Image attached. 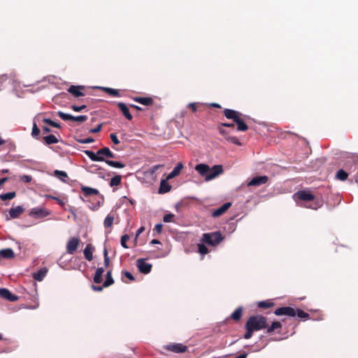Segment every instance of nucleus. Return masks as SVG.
I'll return each instance as SVG.
<instances>
[{
    "label": "nucleus",
    "mask_w": 358,
    "mask_h": 358,
    "mask_svg": "<svg viewBox=\"0 0 358 358\" xmlns=\"http://www.w3.org/2000/svg\"><path fill=\"white\" fill-rule=\"evenodd\" d=\"M171 189V186L166 180H162L160 182L159 193L164 194L169 192Z\"/></svg>",
    "instance_id": "obj_26"
},
{
    "label": "nucleus",
    "mask_w": 358,
    "mask_h": 358,
    "mask_svg": "<svg viewBox=\"0 0 358 358\" xmlns=\"http://www.w3.org/2000/svg\"><path fill=\"white\" fill-rule=\"evenodd\" d=\"M43 121L45 123H46V124H48V125H50V126H51V124H52V120L48 119V118H44V119L43 120Z\"/></svg>",
    "instance_id": "obj_63"
},
{
    "label": "nucleus",
    "mask_w": 358,
    "mask_h": 358,
    "mask_svg": "<svg viewBox=\"0 0 358 358\" xmlns=\"http://www.w3.org/2000/svg\"><path fill=\"white\" fill-rule=\"evenodd\" d=\"M57 114L61 119H62L64 121L71 120L82 123L87 120V115L73 116L71 114H67L62 111H58Z\"/></svg>",
    "instance_id": "obj_6"
},
{
    "label": "nucleus",
    "mask_w": 358,
    "mask_h": 358,
    "mask_svg": "<svg viewBox=\"0 0 358 358\" xmlns=\"http://www.w3.org/2000/svg\"><path fill=\"white\" fill-rule=\"evenodd\" d=\"M245 329H246V332L245 333L243 337L245 339H249L252 336L253 333L255 331L249 326H245Z\"/></svg>",
    "instance_id": "obj_44"
},
{
    "label": "nucleus",
    "mask_w": 358,
    "mask_h": 358,
    "mask_svg": "<svg viewBox=\"0 0 358 358\" xmlns=\"http://www.w3.org/2000/svg\"><path fill=\"white\" fill-rule=\"evenodd\" d=\"M43 121L45 123H46V124H48V125H50V126H51V124H52V120L48 119V118H44V119L43 120Z\"/></svg>",
    "instance_id": "obj_62"
},
{
    "label": "nucleus",
    "mask_w": 358,
    "mask_h": 358,
    "mask_svg": "<svg viewBox=\"0 0 358 358\" xmlns=\"http://www.w3.org/2000/svg\"><path fill=\"white\" fill-rule=\"evenodd\" d=\"M114 221V217L110 215H108L104 220L103 224L106 228L112 227Z\"/></svg>",
    "instance_id": "obj_39"
},
{
    "label": "nucleus",
    "mask_w": 358,
    "mask_h": 358,
    "mask_svg": "<svg viewBox=\"0 0 358 358\" xmlns=\"http://www.w3.org/2000/svg\"><path fill=\"white\" fill-rule=\"evenodd\" d=\"M296 310L295 308L289 307V306H285V307H280L277 308L274 313L276 315H287L290 317H294L296 315Z\"/></svg>",
    "instance_id": "obj_12"
},
{
    "label": "nucleus",
    "mask_w": 358,
    "mask_h": 358,
    "mask_svg": "<svg viewBox=\"0 0 358 358\" xmlns=\"http://www.w3.org/2000/svg\"><path fill=\"white\" fill-rule=\"evenodd\" d=\"M20 180L26 183H29L32 180V177L28 175H23L20 177Z\"/></svg>",
    "instance_id": "obj_48"
},
{
    "label": "nucleus",
    "mask_w": 358,
    "mask_h": 358,
    "mask_svg": "<svg viewBox=\"0 0 358 358\" xmlns=\"http://www.w3.org/2000/svg\"><path fill=\"white\" fill-rule=\"evenodd\" d=\"M101 89L103 91L112 96H120V92L117 90L110 87H102Z\"/></svg>",
    "instance_id": "obj_35"
},
{
    "label": "nucleus",
    "mask_w": 358,
    "mask_h": 358,
    "mask_svg": "<svg viewBox=\"0 0 358 358\" xmlns=\"http://www.w3.org/2000/svg\"><path fill=\"white\" fill-rule=\"evenodd\" d=\"M296 310V315H297L299 317L301 318V319H308L309 318V314H308L307 313L304 312L303 310H301L299 308H296L295 309Z\"/></svg>",
    "instance_id": "obj_40"
},
{
    "label": "nucleus",
    "mask_w": 358,
    "mask_h": 358,
    "mask_svg": "<svg viewBox=\"0 0 358 358\" xmlns=\"http://www.w3.org/2000/svg\"><path fill=\"white\" fill-rule=\"evenodd\" d=\"M218 126H220L222 127H229V128H231V129H234V123H224V122H222V123H220Z\"/></svg>",
    "instance_id": "obj_53"
},
{
    "label": "nucleus",
    "mask_w": 358,
    "mask_h": 358,
    "mask_svg": "<svg viewBox=\"0 0 358 358\" xmlns=\"http://www.w3.org/2000/svg\"><path fill=\"white\" fill-rule=\"evenodd\" d=\"M348 173L343 169H340L337 173L336 178L340 180L344 181L348 178Z\"/></svg>",
    "instance_id": "obj_38"
},
{
    "label": "nucleus",
    "mask_w": 358,
    "mask_h": 358,
    "mask_svg": "<svg viewBox=\"0 0 358 358\" xmlns=\"http://www.w3.org/2000/svg\"><path fill=\"white\" fill-rule=\"evenodd\" d=\"M47 273V270L45 268H41L37 272L33 273V278L34 280L37 281H41L43 280L44 277Z\"/></svg>",
    "instance_id": "obj_29"
},
{
    "label": "nucleus",
    "mask_w": 358,
    "mask_h": 358,
    "mask_svg": "<svg viewBox=\"0 0 358 358\" xmlns=\"http://www.w3.org/2000/svg\"><path fill=\"white\" fill-rule=\"evenodd\" d=\"M43 140L46 145L55 144V143H57L59 142V140L57 139V138L55 135H52V134L45 136L43 138Z\"/></svg>",
    "instance_id": "obj_34"
},
{
    "label": "nucleus",
    "mask_w": 358,
    "mask_h": 358,
    "mask_svg": "<svg viewBox=\"0 0 358 358\" xmlns=\"http://www.w3.org/2000/svg\"><path fill=\"white\" fill-rule=\"evenodd\" d=\"M136 266L138 268V271L144 274H148L151 271L152 269V264L145 262V259H138L136 261Z\"/></svg>",
    "instance_id": "obj_13"
},
{
    "label": "nucleus",
    "mask_w": 358,
    "mask_h": 358,
    "mask_svg": "<svg viewBox=\"0 0 358 358\" xmlns=\"http://www.w3.org/2000/svg\"><path fill=\"white\" fill-rule=\"evenodd\" d=\"M188 107L191 108L193 112H196L197 110V106L195 103H189Z\"/></svg>",
    "instance_id": "obj_57"
},
{
    "label": "nucleus",
    "mask_w": 358,
    "mask_h": 358,
    "mask_svg": "<svg viewBox=\"0 0 358 358\" xmlns=\"http://www.w3.org/2000/svg\"><path fill=\"white\" fill-rule=\"evenodd\" d=\"M182 169L183 164L181 162L178 163L176 166L174 167L173 170L168 175L166 179L170 180L178 176Z\"/></svg>",
    "instance_id": "obj_24"
},
{
    "label": "nucleus",
    "mask_w": 358,
    "mask_h": 358,
    "mask_svg": "<svg viewBox=\"0 0 358 358\" xmlns=\"http://www.w3.org/2000/svg\"><path fill=\"white\" fill-rule=\"evenodd\" d=\"M8 180V178L5 177L0 179V187H1Z\"/></svg>",
    "instance_id": "obj_59"
},
{
    "label": "nucleus",
    "mask_w": 358,
    "mask_h": 358,
    "mask_svg": "<svg viewBox=\"0 0 358 358\" xmlns=\"http://www.w3.org/2000/svg\"><path fill=\"white\" fill-rule=\"evenodd\" d=\"M231 206V202L224 203L222 206H221L217 209L215 210L212 213V216L213 217H217L222 215Z\"/></svg>",
    "instance_id": "obj_16"
},
{
    "label": "nucleus",
    "mask_w": 358,
    "mask_h": 358,
    "mask_svg": "<svg viewBox=\"0 0 358 358\" xmlns=\"http://www.w3.org/2000/svg\"><path fill=\"white\" fill-rule=\"evenodd\" d=\"M198 252L202 255H204L208 252V248L203 245V244H198Z\"/></svg>",
    "instance_id": "obj_42"
},
{
    "label": "nucleus",
    "mask_w": 358,
    "mask_h": 358,
    "mask_svg": "<svg viewBox=\"0 0 358 358\" xmlns=\"http://www.w3.org/2000/svg\"><path fill=\"white\" fill-rule=\"evenodd\" d=\"M51 127H55V128H60L61 127L59 123H57V122H55L53 120L52 122Z\"/></svg>",
    "instance_id": "obj_61"
},
{
    "label": "nucleus",
    "mask_w": 358,
    "mask_h": 358,
    "mask_svg": "<svg viewBox=\"0 0 358 358\" xmlns=\"http://www.w3.org/2000/svg\"><path fill=\"white\" fill-rule=\"evenodd\" d=\"M24 211V209L20 206H17L16 207H13L9 210V214L12 219H15L20 217Z\"/></svg>",
    "instance_id": "obj_20"
},
{
    "label": "nucleus",
    "mask_w": 358,
    "mask_h": 358,
    "mask_svg": "<svg viewBox=\"0 0 358 358\" xmlns=\"http://www.w3.org/2000/svg\"><path fill=\"white\" fill-rule=\"evenodd\" d=\"M163 225L162 224H157L155 227V230L158 234H160L162 231Z\"/></svg>",
    "instance_id": "obj_55"
},
{
    "label": "nucleus",
    "mask_w": 358,
    "mask_h": 358,
    "mask_svg": "<svg viewBox=\"0 0 358 358\" xmlns=\"http://www.w3.org/2000/svg\"><path fill=\"white\" fill-rule=\"evenodd\" d=\"M84 89L83 86L80 85H71L68 90V92L73 94L75 97H79L84 96V94L82 92V90Z\"/></svg>",
    "instance_id": "obj_19"
},
{
    "label": "nucleus",
    "mask_w": 358,
    "mask_h": 358,
    "mask_svg": "<svg viewBox=\"0 0 358 358\" xmlns=\"http://www.w3.org/2000/svg\"><path fill=\"white\" fill-rule=\"evenodd\" d=\"M80 242V239L77 237L71 238L66 243V252L70 255L73 254L78 249Z\"/></svg>",
    "instance_id": "obj_9"
},
{
    "label": "nucleus",
    "mask_w": 358,
    "mask_h": 358,
    "mask_svg": "<svg viewBox=\"0 0 358 358\" xmlns=\"http://www.w3.org/2000/svg\"><path fill=\"white\" fill-rule=\"evenodd\" d=\"M245 326H249L254 331L264 329L268 326L267 319L260 315L250 316L247 320Z\"/></svg>",
    "instance_id": "obj_3"
},
{
    "label": "nucleus",
    "mask_w": 358,
    "mask_h": 358,
    "mask_svg": "<svg viewBox=\"0 0 358 358\" xmlns=\"http://www.w3.org/2000/svg\"><path fill=\"white\" fill-rule=\"evenodd\" d=\"M104 287L102 286H97V285H92V289L95 292H101L103 290V288Z\"/></svg>",
    "instance_id": "obj_56"
},
{
    "label": "nucleus",
    "mask_w": 358,
    "mask_h": 358,
    "mask_svg": "<svg viewBox=\"0 0 358 358\" xmlns=\"http://www.w3.org/2000/svg\"><path fill=\"white\" fill-rule=\"evenodd\" d=\"M16 196V194L15 192H10L6 194H1L0 195V199L2 201H6V200H11L14 199Z\"/></svg>",
    "instance_id": "obj_37"
},
{
    "label": "nucleus",
    "mask_w": 358,
    "mask_h": 358,
    "mask_svg": "<svg viewBox=\"0 0 358 358\" xmlns=\"http://www.w3.org/2000/svg\"><path fill=\"white\" fill-rule=\"evenodd\" d=\"M217 130L219 133L222 136H223L227 141L235 145H241V143L239 142L238 139L236 136H230L229 131H228L227 130H226L225 129L220 126H217Z\"/></svg>",
    "instance_id": "obj_11"
},
{
    "label": "nucleus",
    "mask_w": 358,
    "mask_h": 358,
    "mask_svg": "<svg viewBox=\"0 0 358 358\" xmlns=\"http://www.w3.org/2000/svg\"><path fill=\"white\" fill-rule=\"evenodd\" d=\"M224 237L220 231L205 233L202 236L201 241L208 245L215 246L222 241Z\"/></svg>",
    "instance_id": "obj_5"
},
{
    "label": "nucleus",
    "mask_w": 358,
    "mask_h": 358,
    "mask_svg": "<svg viewBox=\"0 0 358 358\" xmlns=\"http://www.w3.org/2000/svg\"><path fill=\"white\" fill-rule=\"evenodd\" d=\"M294 198L303 201H313V203L309 206H306V208H309L313 210H317L322 206L321 202L314 201L315 196L306 190L298 191L294 195Z\"/></svg>",
    "instance_id": "obj_4"
},
{
    "label": "nucleus",
    "mask_w": 358,
    "mask_h": 358,
    "mask_svg": "<svg viewBox=\"0 0 358 358\" xmlns=\"http://www.w3.org/2000/svg\"><path fill=\"white\" fill-rule=\"evenodd\" d=\"M94 141V140L92 138H86L78 140V142H80V143H90Z\"/></svg>",
    "instance_id": "obj_52"
},
{
    "label": "nucleus",
    "mask_w": 358,
    "mask_h": 358,
    "mask_svg": "<svg viewBox=\"0 0 358 358\" xmlns=\"http://www.w3.org/2000/svg\"><path fill=\"white\" fill-rule=\"evenodd\" d=\"M133 99L136 102L147 106H152L154 103V100L151 97L135 96Z\"/></svg>",
    "instance_id": "obj_21"
},
{
    "label": "nucleus",
    "mask_w": 358,
    "mask_h": 358,
    "mask_svg": "<svg viewBox=\"0 0 358 358\" xmlns=\"http://www.w3.org/2000/svg\"><path fill=\"white\" fill-rule=\"evenodd\" d=\"M104 266L108 267L110 263V259L108 255V250L105 248L103 250Z\"/></svg>",
    "instance_id": "obj_47"
},
{
    "label": "nucleus",
    "mask_w": 358,
    "mask_h": 358,
    "mask_svg": "<svg viewBox=\"0 0 358 358\" xmlns=\"http://www.w3.org/2000/svg\"><path fill=\"white\" fill-rule=\"evenodd\" d=\"M209 106L210 107H212V108H221V106L219 103H210Z\"/></svg>",
    "instance_id": "obj_60"
},
{
    "label": "nucleus",
    "mask_w": 358,
    "mask_h": 358,
    "mask_svg": "<svg viewBox=\"0 0 358 358\" xmlns=\"http://www.w3.org/2000/svg\"><path fill=\"white\" fill-rule=\"evenodd\" d=\"M174 215L172 213H168L164 215L163 221L164 222H171L173 221Z\"/></svg>",
    "instance_id": "obj_46"
},
{
    "label": "nucleus",
    "mask_w": 358,
    "mask_h": 358,
    "mask_svg": "<svg viewBox=\"0 0 358 358\" xmlns=\"http://www.w3.org/2000/svg\"><path fill=\"white\" fill-rule=\"evenodd\" d=\"M268 180V178L266 176H256L253 178L250 182H248V186H260L262 185L266 184Z\"/></svg>",
    "instance_id": "obj_14"
},
{
    "label": "nucleus",
    "mask_w": 358,
    "mask_h": 358,
    "mask_svg": "<svg viewBox=\"0 0 358 358\" xmlns=\"http://www.w3.org/2000/svg\"><path fill=\"white\" fill-rule=\"evenodd\" d=\"M243 314V308L241 306L238 307L230 315V318L235 322H238L241 320Z\"/></svg>",
    "instance_id": "obj_27"
},
{
    "label": "nucleus",
    "mask_w": 358,
    "mask_h": 358,
    "mask_svg": "<svg viewBox=\"0 0 358 358\" xmlns=\"http://www.w3.org/2000/svg\"><path fill=\"white\" fill-rule=\"evenodd\" d=\"M164 349L174 353H183L187 351V346L182 343H169L164 346Z\"/></svg>",
    "instance_id": "obj_7"
},
{
    "label": "nucleus",
    "mask_w": 358,
    "mask_h": 358,
    "mask_svg": "<svg viewBox=\"0 0 358 358\" xmlns=\"http://www.w3.org/2000/svg\"><path fill=\"white\" fill-rule=\"evenodd\" d=\"M164 166L162 164H157L152 166V167L149 168L147 171V173L150 175H153L160 168L163 167Z\"/></svg>",
    "instance_id": "obj_43"
},
{
    "label": "nucleus",
    "mask_w": 358,
    "mask_h": 358,
    "mask_svg": "<svg viewBox=\"0 0 358 358\" xmlns=\"http://www.w3.org/2000/svg\"><path fill=\"white\" fill-rule=\"evenodd\" d=\"M84 153L93 162H105L108 166L117 169H122L125 166V164L120 162L104 159V157L107 158L115 157V155L107 147L99 149L96 154L89 150H84Z\"/></svg>",
    "instance_id": "obj_1"
},
{
    "label": "nucleus",
    "mask_w": 358,
    "mask_h": 358,
    "mask_svg": "<svg viewBox=\"0 0 358 358\" xmlns=\"http://www.w3.org/2000/svg\"><path fill=\"white\" fill-rule=\"evenodd\" d=\"M195 170L203 177L206 178L208 173L210 171V166L205 164H199L195 166Z\"/></svg>",
    "instance_id": "obj_18"
},
{
    "label": "nucleus",
    "mask_w": 358,
    "mask_h": 358,
    "mask_svg": "<svg viewBox=\"0 0 358 358\" xmlns=\"http://www.w3.org/2000/svg\"><path fill=\"white\" fill-rule=\"evenodd\" d=\"M86 106L85 105H82V106H78L76 105H72L71 106V109L76 112H80L82 111L83 110H84L85 108H86Z\"/></svg>",
    "instance_id": "obj_49"
},
{
    "label": "nucleus",
    "mask_w": 358,
    "mask_h": 358,
    "mask_svg": "<svg viewBox=\"0 0 358 358\" xmlns=\"http://www.w3.org/2000/svg\"><path fill=\"white\" fill-rule=\"evenodd\" d=\"M129 106L131 108H134V109L137 110H142V108L141 107H139L138 106L134 105V104H131Z\"/></svg>",
    "instance_id": "obj_64"
},
{
    "label": "nucleus",
    "mask_w": 358,
    "mask_h": 358,
    "mask_svg": "<svg viewBox=\"0 0 358 358\" xmlns=\"http://www.w3.org/2000/svg\"><path fill=\"white\" fill-rule=\"evenodd\" d=\"M50 214V212L45 208H34L29 211V215L34 218H43Z\"/></svg>",
    "instance_id": "obj_8"
},
{
    "label": "nucleus",
    "mask_w": 358,
    "mask_h": 358,
    "mask_svg": "<svg viewBox=\"0 0 358 358\" xmlns=\"http://www.w3.org/2000/svg\"><path fill=\"white\" fill-rule=\"evenodd\" d=\"M117 106L119 108V109L120 110V111L122 112V114L125 117L126 119H127L128 120H132L133 116L129 112V107L124 103L118 102L117 103Z\"/></svg>",
    "instance_id": "obj_17"
},
{
    "label": "nucleus",
    "mask_w": 358,
    "mask_h": 358,
    "mask_svg": "<svg viewBox=\"0 0 358 358\" xmlns=\"http://www.w3.org/2000/svg\"><path fill=\"white\" fill-rule=\"evenodd\" d=\"M0 296L11 302L18 300L17 296L13 294L8 289L6 288H0Z\"/></svg>",
    "instance_id": "obj_15"
},
{
    "label": "nucleus",
    "mask_w": 358,
    "mask_h": 358,
    "mask_svg": "<svg viewBox=\"0 0 358 358\" xmlns=\"http://www.w3.org/2000/svg\"><path fill=\"white\" fill-rule=\"evenodd\" d=\"M104 273V268L102 267H99L96 269L94 275V282L96 284H99L103 281V274Z\"/></svg>",
    "instance_id": "obj_25"
},
{
    "label": "nucleus",
    "mask_w": 358,
    "mask_h": 358,
    "mask_svg": "<svg viewBox=\"0 0 358 358\" xmlns=\"http://www.w3.org/2000/svg\"><path fill=\"white\" fill-rule=\"evenodd\" d=\"M282 328V324L280 322L275 321L273 322L271 325L267 326L266 329V333L271 334L275 330L280 329Z\"/></svg>",
    "instance_id": "obj_30"
},
{
    "label": "nucleus",
    "mask_w": 358,
    "mask_h": 358,
    "mask_svg": "<svg viewBox=\"0 0 358 358\" xmlns=\"http://www.w3.org/2000/svg\"><path fill=\"white\" fill-rule=\"evenodd\" d=\"M81 192L83 193V194L85 196H90L91 195H97L99 194V192L98 189L87 187V186H81Z\"/></svg>",
    "instance_id": "obj_23"
},
{
    "label": "nucleus",
    "mask_w": 358,
    "mask_h": 358,
    "mask_svg": "<svg viewBox=\"0 0 358 358\" xmlns=\"http://www.w3.org/2000/svg\"><path fill=\"white\" fill-rule=\"evenodd\" d=\"M0 255L6 259H11L14 257L15 254L11 248H6L0 250Z\"/></svg>",
    "instance_id": "obj_28"
},
{
    "label": "nucleus",
    "mask_w": 358,
    "mask_h": 358,
    "mask_svg": "<svg viewBox=\"0 0 358 358\" xmlns=\"http://www.w3.org/2000/svg\"><path fill=\"white\" fill-rule=\"evenodd\" d=\"M39 135H40V129L37 127L36 124L35 122H34L32 131H31V136L34 138L38 139Z\"/></svg>",
    "instance_id": "obj_41"
},
{
    "label": "nucleus",
    "mask_w": 358,
    "mask_h": 358,
    "mask_svg": "<svg viewBox=\"0 0 358 358\" xmlns=\"http://www.w3.org/2000/svg\"><path fill=\"white\" fill-rule=\"evenodd\" d=\"M222 173L223 168L222 165H214L211 169L210 168V171L208 173V176H206V180H211Z\"/></svg>",
    "instance_id": "obj_10"
},
{
    "label": "nucleus",
    "mask_w": 358,
    "mask_h": 358,
    "mask_svg": "<svg viewBox=\"0 0 358 358\" xmlns=\"http://www.w3.org/2000/svg\"><path fill=\"white\" fill-rule=\"evenodd\" d=\"M94 247L92 244H87L83 250L85 258L88 261L93 259V252Z\"/></svg>",
    "instance_id": "obj_22"
},
{
    "label": "nucleus",
    "mask_w": 358,
    "mask_h": 358,
    "mask_svg": "<svg viewBox=\"0 0 358 358\" xmlns=\"http://www.w3.org/2000/svg\"><path fill=\"white\" fill-rule=\"evenodd\" d=\"M129 239V236L127 234H124L121 237V245L124 248H128L129 247L127 245V241Z\"/></svg>",
    "instance_id": "obj_45"
},
{
    "label": "nucleus",
    "mask_w": 358,
    "mask_h": 358,
    "mask_svg": "<svg viewBox=\"0 0 358 358\" xmlns=\"http://www.w3.org/2000/svg\"><path fill=\"white\" fill-rule=\"evenodd\" d=\"M114 283V280L112 277V271L109 270L106 273V279L103 283V287H108Z\"/></svg>",
    "instance_id": "obj_33"
},
{
    "label": "nucleus",
    "mask_w": 358,
    "mask_h": 358,
    "mask_svg": "<svg viewBox=\"0 0 358 358\" xmlns=\"http://www.w3.org/2000/svg\"><path fill=\"white\" fill-rule=\"evenodd\" d=\"M110 138L114 144L117 145L120 143V141L118 140L117 136L115 134H110Z\"/></svg>",
    "instance_id": "obj_51"
},
{
    "label": "nucleus",
    "mask_w": 358,
    "mask_h": 358,
    "mask_svg": "<svg viewBox=\"0 0 358 358\" xmlns=\"http://www.w3.org/2000/svg\"><path fill=\"white\" fill-rule=\"evenodd\" d=\"M223 114L227 119L232 120L237 124L238 131H245L248 129V125L241 117L243 115L240 112L225 108L223 110Z\"/></svg>",
    "instance_id": "obj_2"
},
{
    "label": "nucleus",
    "mask_w": 358,
    "mask_h": 358,
    "mask_svg": "<svg viewBox=\"0 0 358 358\" xmlns=\"http://www.w3.org/2000/svg\"><path fill=\"white\" fill-rule=\"evenodd\" d=\"M122 275L124 277L127 278L131 281H134L135 280L134 275L130 272H129L127 271H122Z\"/></svg>",
    "instance_id": "obj_50"
},
{
    "label": "nucleus",
    "mask_w": 358,
    "mask_h": 358,
    "mask_svg": "<svg viewBox=\"0 0 358 358\" xmlns=\"http://www.w3.org/2000/svg\"><path fill=\"white\" fill-rule=\"evenodd\" d=\"M145 231L144 227H141L137 231L136 234V238H137L141 233H143Z\"/></svg>",
    "instance_id": "obj_58"
},
{
    "label": "nucleus",
    "mask_w": 358,
    "mask_h": 358,
    "mask_svg": "<svg viewBox=\"0 0 358 358\" xmlns=\"http://www.w3.org/2000/svg\"><path fill=\"white\" fill-rule=\"evenodd\" d=\"M54 176L64 182H66L67 180H69L67 173L63 171L55 170L54 171Z\"/></svg>",
    "instance_id": "obj_31"
},
{
    "label": "nucleus",
    "mask_w": 358,
    "mask_h": 358,
    "mask_svg": "<svg viewBox=\"0 0 358 358\" xmlns=\"http://www.w3.org/2000/svg\"><path fill=\"white\" fill-rule=\"evenodd\" d=\"M121 181H122V176L120 175H116L115 176L113 177L110 179L109 184H110V187L117 186L121 183Z\"/></svg>",
    "instance_id": "obj_36"
},
{
    "label": "nucleus",
    "mask_w": 358,
    "mask_h": 358,
    "mask_svg": "<svg viewBox=\"0 0 358 358\" xmlns=\"http://www.w3.org/2000/svg\"><path fill=\"white\" fill-rule=\"evenodd\" d=\"M101 127H102V124H99L97 127H96L94 129H91L90 130V133H98L101 131Z\"/></svg>",
    "instance_id": "obj_54"
},
{
    "label": "nucleus",
    "mask_w": 358,
    "mask_h": 358,
    "mask_svg": "<svg viewBox=\"0 0 358 358\" xmlns=\"http://www.w3.org/2000/svg\"><path fill=\"white\" fill-rule=\"evenodd\" d=\"M274 305V303L272 302L271 300L262 301L257 303V307L262 309H267L271 308Z\"/></svg>",
    "instance_id": "obj_32"
}]
</instances>
